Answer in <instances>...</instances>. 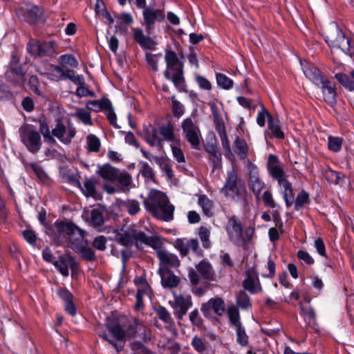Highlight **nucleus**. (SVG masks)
Wrapping results in <instances>:
<instances>
[{
    "label": "nucleus",
    "instance_id": "7ed1b4c3",
    "mask_svg": "<svg viewBox=\"0 0 354 354\" xmlns=\"http://www.w3.org/2000/svg\"><path fill=\"white\" fill-rule=\"evenodd\" d=\"M165 62L167 69L164 72L165 77L172 81L177 88L183 90L185 86L183 64L179 60L176 53L171 50L167 51Z\"/></svg>",
    "mask_w": 354,
    "mask_h": 354
},
{
    "label": "nucleus",
    "instance_id": "dca6fc26",
    "mask_svg": "<svg viewBox=\"0 0 354 354\" xmlns=\"http://www.w3.org/2000/svg\"><path fill=\"white\" fill-rule=\"evenodd\" d=\"M226 231L232 242L238 243L242 240V227L235 218L232 217L228 220Z\"/></svg>",
    "mask_w": 354,
    "mask_h": 354
},
{
    "label": "nucleus",
    "instance_id": "cd10ccee",
    "mask_svg": "<svg viewBox=\"0 0 354 354\" xmlns=\"http://www.w3.org/2000/svg\"><path fill=\"white\" fill-rule=\"evenodd\" d=\"M196 270L205 279L213 281L215 273L211 263L207 260H203L196 266Z\"/></svg>",
    "mask_w": 354,
    "mask_h": 354
},
{
    "label": "nucleus",
    "instance_id": "c03bdc74",
    "mask_svg": "<svg viewBox=\"0 0 354 354\" xmlns=\"http://www.w3.org/2000/svg\"><path fill=\"white\" fill-rule=\"evenodd\" d=\"M216 80L218 86L223 89L228 90L233 86V81L227 75L223 73H216Z\"/></svg>",
    "mask_w": 354,
    "mask_h": 354
},
{
    "label": "nucleus",
    "instance_id": "5701e85b",
    "mask_svg": "<svg viewBox=\"0 0 354 354\" xmlns=\"http://www.w3.org/2000/svg\"><path fill=\"white\" fill-rule=\"evenodd\" d=\"M133 38L135 41L143 48L154 49L156 44L149 37L145 35L143 31L140 28H133Z\"/></svg>",
    "mask_w": 354,
    "mask_h": 354
},
{
    "label": "nucleus",
    "instance_id": "8fccbe9b",
    "mask_svg": "<svg viewBox=\"0 0 354 354\" xmlns=\"http://www.w3.org/2000/svg\"><path fill=\"white\" fill-rule=\"evenodd\" d=\"M157 314L160 319L165 322L167 328H171L174 325V320L169 313L165 308L160 307L157 310Z\"/></svg>",
    "mask_w": 354,
    "mask_h": 354
},
{
    "label": "nucleus",
    "instance_id": "9b49d317",
    "mask_svg": "<svg viewBox=\"0 0 354 354\" xmlns=\"http://www.w3.org/2000/svg\"><path fill=\"white\" fill-rule=\"evenodd\" d=\"M71 248L76 252L80 253L84 259L87 261L95 260L93 250L86 246L83 231L79 233V236L75 237V240H72V238H71Z\"/></svg>",
    "mask_w": 354,
    "mask_h": 354
},
{
    "label": "nucleus",
    "instance_id": "6ab92c4d",
    "mask_svg": "<svg viewBox=\"0 0 354 354\" xmlns=\"http://www.w3.org/2000/svg\"><path fill=\"white\" fill-rule=\"evenodd\" d=\"M157 256L160 262V267L177 268L180 266V260L176 254H171L165 250L157 251Z\"/></svg>",
    "mask_w": 354,
    "mask_h": 354
},
{
    "label": "nucleus",
    "instance_id": "37998d69",
    "mask_svg": "<svg viewBox=\"0 0 354 354\" xmlns=\"http://www.w3.org/2000/svg\"><path fill=\"white\" fill-rule=\"evenodd\" d=\"M89 223L94 226H101L104 223V217L100 210L92 209L89 213Z\"/></svg>",
    "mask_w": 354,
    "mask_h": 354
},
{
    "label": "nucleus",
    "instance_id": "a878e982",
    "mask_svg": "<svg viewBox=\"0 0 354 354\" xmlns=\"http://www.w3.org/2000/svg\"><path fill=\"white\" fill-rule=\"evenodd\" d=\"M206 151L209 154V160L214 169L221 168L222 166V155L214 144H207Z\"/></svg>",
    "mask_w": 354,
    "mask_h": 354
},
{
    "label": "nucleus",
    "instance_id": "1a4fd4ad",
    "mask_svg": "<svg viewBox=\"0 0 354 354\" xmlns=\"http://www.w3.org/2000/svg\"><path fill=\"white\" fill-rule=\"evenodd\" d=\"M174 300L171 303L174 313L178 319H181L192 306V297L189 295H178L176 293L174 294Z\"/></svg>",
    "mask_w": 354,
    "mask_h": 354
},
{
    "label": "nucleus",
    "instance_id": "4be33fe9",
    "mask_svg": "<svg viewBox=\"0 0 354 354\" xmlns=\"http://www.w3.org/2000/svg\"><path fill=\"white\" fill-rule=\"evenodd\" d=\"M53 265L65 277L68 276L69 268H73L75 266V259L70 256H60L57 261L53 262Z\"/></svg>",
    "mask_w": 354,
    "mask_h": 354
},
{
    "label": "nucleus",
    "instance_id": "58836bf2",
    "mask_svg": "<svg viewBox=\"0 0 354 354\" xmlns=\"http://www.w3.org/2000/svg\"><path fill=\"white\" fill-rule=\"evenodd\" d=\"M268 129L273 136L279 139L284 138V133L281 129L280 122L279 120L270 118L268 121Z\"/></svg>",
    "mask_w": 354,
    "mask_h": 354
},
{
    "label": "nucleus",
    "instance_id": "a18cd8bd",
    "mask_svg": "<svg viewBox=\"0 0 354 354\" xmlns=\"http://www.w3.org/2000/svg\"><path fill=\"white\" fill-rule=\"evenodd\" d=\"M86 145L88 151L92 152H98L101 146L100 139L93 134H90L86 137Z\"/></svg>",
    "mask_w": 354,
    "mask_h": 354
},
{
    "label": "nucleus",
    "instance_id": "4c0bfd02",
    "mask_svg": "<svg viewBox=\"0 0 354 354\" xmlns=\"http://www.w3.org/2000/svg\"><path fill=\"white\" fill-rule=\"evenodd\" d=\"M326 178L330 183L339 186H343L345 180L344 174L331 169L326 171Z\"/></svg>",
    "mask_w": 354,
    "mask_h": 354
},
{
    "label": "nucleus",
    "instance_id": "2f4dec72",
    "mask_svg": "<svg viewBox=\"0 0 354 354\" xmlns=\"http://www.w3.org/2000/svg\"><path fill=\"white\" fill-rule=\"evenodd\" d=\"M118 171L109 165H104L99 167L97 173L106 180L115 181L117 179Z\"/></svg>",
    "mask_w": 354,
    "mask_h": 354
},
{
    "label": "nucleus",
    "instance_id": "864d4df0",
    "mask_svg": "<svg viewBox=\"0 0 354 354\" xmlns=\"http://www.w3.org/2000/svg\"><path fill=\"white\" fill-rule=\"evenodd\" d=\"M109 330L117 340H122L127 337L124 326L122 327L120 325L116 324L109 326Z\"/></svg>",
    "mask_w": 354,
    "mask_h": 354
},
{
    "label": "nucleus",
    "instance_id": "412c9836",
    "mask_svg": "<svg viewBox=\"0 0 354 354\" xmlns=\"http://www.w3.org/2000/svg\"><path fill=\"white\" fill-rule=\"evenodd\" d=\"M302 70L306 77L312 81L315 84H317L324 77L321 75L320 71L315 66L311 65L306 61H301Z\"/></svg>",
    "mask_w": 354,
    "mask_h": 354
},
{
    "label": "nucleus",
    "instance_id": "473e14b6",
    "mask_svg": "<svg viewBox=\"0 0 354 354\" xmlns=\"http://www.w3.org/2000/svg\"><path fill=\"white\" fill-rule=\"evenodd\" d=\"M82 189L86 197H92L95 200L100 198V195L95 189V182L93 179H86Z\"/></svg>",
    "mask_w": 354,
    "mask_h": 354
},
{
    "label": "nucleus",
    "instance_id": "e433bc0d",
    "mask_svg": "<svg viewBox=\"0 0 354 354\" xmlns=\"http://www.w3.org/2000/svg\"><path fill=\"white\" fill-rule=\"evenodd\" d=\"M136 294V308L140 310L143 306L142 297L144 295H149L151 293V288L148 283H144L143 285L138 286Z\"/></svg>",
    "mask_w": 354,
    "mask_h": 354
},
{
    "label": "nucleus",
    "instance_id": "603ef678",
    "mask_svg": "<svg viewBox=\"0 0 354 354\" xmlns=\"http://www.w3.org/2000/svg\"><path fill=\"white\" fill-rule=\"evenodd\" d=\"M309 203V194L304 190H301L298 194L295 201V207L299 210L306 204Z\"/></svg>",
    "mask_w": 354,
    "mask_h": 354
},
{
    "label": "nucleus",
    "instance_id": "79ce46f5",
    "mask_svg": "<svg viewBox=\"0 0 354 354\" xmlns=\"http://www.w3.org/2000/svg\"><path fill=\"white\" fill-rule=\"evenodd\" d=\"M227 314L230 324L236 328L241 326L240 321V315L238 308L234 306H230L227 309Z\"/></svg>",
    "mask_w": 354,
    "mask_h": 354
},
{
    "label": "nucleus",
    "instance_id": "393cba45",
    "mask_svg": "<svg viewBox=\"0 0 354 354\" xmlns=\"http://www.w3.org/2000/svg\"><path fill=\"white\" fill-rule=\"evenodd\" d=\"M218 133L220 136L222 147L223 149L224 156L227 159H228L231 162H234L235 160V157L234 153L232 151L230 147V140L227 138L226 131L225 130V127H219L217 129Z\"/></svg>",
    "mask_w": 354,
    "mask_h": 354
},
{
    "label": "nucleus",
    "instance_id": "f704fd0d",
    "mask_svg": "<svg viewBox=\"0 0 354 354\" xmlns=\"http://www.w3.org/2000/svg\"><path fill=\"white\" fill-rule=\"evenodd\" d=\"M198 204L201 207L204 214L207 216H211L213 215L214 204L206 195H201L198 197Z\"/></svg>",
    "mask_w": 354,
    "mask_h": 354
},
{
    "label": "nucleus",
    "instance_id": "4468645a",
    "mask_svg": "<svg viewBox=\"0 0 354 354\" xmlns=\"http://www.w3.org/2000/svg\"><path fill=\"white\" fill-rule=\"evenodd\" d=\"M237 179V174L234 169L228 171L227 179L221 189V193L225 197L234 198L238 193Z\"/></svg>",
    "mask_w": 354,
    "mask_h": 354
},
{
    "label": "nucleus",
    "instance_id": "13d9d810",
    "mask_svg": "<svg viewBox=\"0 0 354 354\" xmlns=\"http://www.w3.org/2000/svg\"><path fill=\"white\" fill-rule=\"evenodd\" d=\"M237 305L243 309H247L251 307L250 298L248 295L243 291L239 292L236 298Z\"/></svg>",
    "mask_w": 354,
    "mask_h": 354
},
{
    "label": "nucleus",
    "instance_id": "ea45409f",
    "mask_svg": "<svg viewBox=\"0 0 354 354\" xmlns=\"http://www.w3.org/2000/svg\"><path fill=\"white\" fill-rule=\"evenodd\" d=\"M6 77L15 84H22L24 83V73L20 68H13L6 73Z\"/></svg>",
    "mask_w": 354,
    "mask_h": 354
},
{
    "label": "nucleus",
    "instance_id": "774afa93",
    "mask_svg": "<svg viewBox=\"0 0 354 354\" xmlns=\"http://www.w3.org/2000/svg\"><path fill=\"white\" fill-rule=\"evenodd\" d=\"M28 85L30 86V89L35 94L38 95H42V91L40 89L41 85L38 81V78L36 76L32 75L30 77Z\"/></svg>",
    "mask_w": 354,
    "mask_h": 354
},
{
    "label": "nucleus",
    "instance_id": "aec40b11",
    "mask_svg": "<svg viewBox=\"0 0 354 354\" xmlns=\"http://www.w3.org/2000/svg\"><path fill=\"white\" fill-rule=\"evenodd\" d=\"M244 288L252 294L261 292L262 288L259 282L257 274L247 272V276L243 282Z\"/></svg>",
    "mask_w": 354,
    "mask_h": 354
},
{
    "label": "nucleus",
    "instance_id": "20e7f679",
    "mask_svg": "<svg viewBox=\"0 0 354 354\" xmlns=\"http://www.w3.org/2000/svg\"><path fill=\"white\" fill-rule=\"evenodd\" d=\"M82 232V230L76 226L64 221H56L47 229V234L57 242H60L64 239H68L71 241L72 238V240H75Z\"/></svg>",
    "mask_w": 354,
    "mask_h": 354
},
{
    "label": "nucleus",
    "instance_id": "72a5a7b5",
    "mask_svg": "<svg viewBox=\"0 0 354 354\" xmlns=\"http://www.w3.org/2000/svg\"><path fill=\"white\" fill-rule=\"evenodd\" d=\"M110 103L111 102L108 99L103 98L99 100L88 101L86 106L88 110L95 112L104 111L106 109L109 108Z\"/></svg>",
    "mask_w": 354,
    "mask_h": 354
},
{
    "label": "nucleus",
    "instance_id": "0e129e2a",
    "mask_svg": "<svg viewBox=\"0 0 354 354\" xmlns=\"http://www.w3.org/2000/svg\"><path fill=\"white\" fill-rule=\"evenodd\" d=\"M54 52V43L53 41H45L41 43L40 57L51 55Z\"/></svg>",
    "mask_w": 354,
    "mask_h": 354
},
{
    "label": "nucleus",
    "instance_id": "ddd939ff",
    "mask_svg": "<svg viewBox=\"0 0 354 354\" xmlns=\"http://www.w3.org/2000/svg\"><path fill=\"white\" fill-rule=\"evenodd\" d=\"M140 233L142 232H138L134 227H129L124 232L118 234L115 239L123 245L130 246L135 243L139 248L140 241L138 236Z\"/></svg>",
    "mask_w": 354,
    "mask_h": 354
},
{
    "label": "nucleus",
    "instance_id": "f8f14e48",
    "mask_svg": "<svg viewBox=\"0 0 354 354\" xmlns=\"http://www.w3.org/2000/svg\"><path fill=\"white\" fill-rule=\"evenodd\" d=\"M143 24L146 26L147 31L149 33L154 28L156 22H160L164 19V12L160 9L147 8L143 10Z\"/></svg>",
    "mask_w": 354,
    "mask_h": 354
},
{
    "label": "nucleus",
    "instance_id": "f03ea898",
    "mask_svg": "<svg viewBox=\"0 0 354 354\" xmlns=\"http://www.w3.org/2000/svg\"><path fill=\"white\" fill-rule=\"evenodd\" d=\"M324 37L330 46L339 48L350 56L354 54V44L335 23L329 25L324 33Z\"/></svg>",
    "mask_w": 354,
    "mask_h": 354
},
{
    "label": "nucleus",
    "instance_id": "e2e57ef3",
    "mask_svg": "<svg viewBox=\"0 0 354 354\" xmlns=\"http://www.w3.org/2000/svg\"><path fill=\"white\" fill-rule=\"evenodd\" d=\"M237 342L241 346H247L248 344V336L242 326L236 328Z\"/></svg>",
    "mask_w": 354,
    "mask_h": 354
},
{
    "label": "nucleus",
    "instance_id": "6e6d98bb",
    "mask_svg": "<svg viewBox=\"0 0 354 354\" xmlns=\"http://www.w3.org/2000/svg\"><path fill=\"white\" fill-rule=\"evenodd\" d=\"M335 78L345 88L350 91H354V82L350 77L344 73H337L335 75Z\"/></svg>",
    "mask_w": 354,
    "mask_h": 354
},
{
    "label": "nucleus",
    "instance_id": "7c9ffc66",
    "mask_svg": "<svg viewBox=\"0 0 354 354\" xmlns=\"http://www.w3.org/2000/svg\"><path fill=\"white\" fill-rule=\"evenodd\" d=\"M43 75L52 81L59 82L64 80V71L60 66L50 65Z\"/></svg>",
    "mask_w": 354,
    "mask_h": 354
},
{
    "label": "nucleus",
    "instance_id": "de8ad7c7",
    "mask_svg": "<svg viewBox=\"0 0 354 354\" xmlns=\"http://www.w3.org/2000/svg\"><path fill=\"white\" fill-rule=\"evenodd\" d=\"M158 133L159 131L156 129H152L147 136L146 140L151 146L161 147L163 140L158 136Z\"/></svg>",
    "mask_w": 354,
    "mask_h": 354
},
{
    "label": "nucleus",
    "instance_id": "9d476101",
    "mask_svg": "<svg viewBox=\"0 0 354 354\" xmlns=\"http://www.w3.org/2000/svg\"><path fill=\"white\" fill-rule=\"evenodd\" d=\"M201 310L207 317H212V312L218 316H222L226 311L225 301L221 297L212 298L206 303L202 304Z\"/></svg>",
    "mask_w": 354,
    "mask_h": 354
},
{
    "label": "nucleus",
    "instance_id": "c85d7f7f",
    "mask_svg": "<svg viewBox=\"0 0 354 354\" xmlns=\"http://www.w3.org/2000/svg\"><path fill=\"white\" fill-rule=\"evenodd\" d=\"M22 9L25 12L24 17L26 20L30 24L36 22L42 14V10L38 6L29 3L25 4Z\"/></svg>",
    "mask_w": 354,
    "mask_h": 354
},
{
    "label": "nucleus",
    "instance_id": "a211bd4d",
    "mask_svg": "<svg viewBox=\"0 0 354 354\" xmlns=\"http://www.w3.org/2000/svg\"><path fill=\"white\" fill-rule=\"evenodd\" d=\"M323 93L324 100L330 104L335 102L336 91L332 82L324 77L317 84Z\"/></svg>",
    "mask_w": 354,
    "mask_h": 354
},
{
    "label": "nucleus",
    "instance_id": "0eeeda50",
    "mask_svg": "<svg viewBox=\"0 0 354 354\" xmlns=\"http://www.w3.org/2000/svg\"><path fill=\"white\" fill-rule=\"evenodd\" d=\"M181 127L185 138L193 148L198 149L201 137L198 125L190 118H187L183 120Z\"/></svg>",
    "mask_w": 354,
    "mask_h": 354
},
{
    "label": "nucleus",
    "instance_id": "c756f323",
    "mask_svg": "<svg viewBox=\"0 0 354 354\" xmlns=\"http://www.w3.org/2000/svg\"><path fill=\"white\" fill-rule=\"evenodd\" d=\"M159 133L164 138V140L171 143H180V140L175 136L174 126L170 122L160 127Z\"/></svg>",
    "mask_w": 354,
    "mask_h": 354
},
{
    "label": "nucleus",
    "instance_id": "2eb2a0df",
    "mask_svg": "<svg viewBox=\"0 0 354 354\" xmlns=\"http://www.w3.org/2000/svg\"><path fill=\"white\" fill-rule=\"evenodd\" d=\"M127 337L146 336L148 328L138 319L132 318L128 321V324L124 326Z\"/></svg>",
    "mask_w": 354,
    "mask_h": 354
},
{
    "label": "nucleus",
    "instance_id": "338daca9",
    "mask_svg": "<svg viewBox=\"0 0 354 354\" xmlns=\"http://www.w3.org/2000/svg\"><path fill=\"white\" fill-rule=\"evenodd\" d=\"M191 344L194 348L200 353H203L207 349L205 342L202 340L201 338L196 335L192 338Z\"/></svg>",
    "mask_w": 354,
    "mask_h": 354
},
{
    "label": "nucleus",
    "instance_id": "39448f33",
    "mask_svg": "<svg viewBox=\"0 0 354 354\" xmlns=\"http://www.w3.org/2000/svg\"><path fill=\"white\" fill-rule=\"evenodd\" d=\"M20 138L28 150L37 153L41 147V138L39 131L32 124H25L19 129Z\"/></svg>",
    "mask_w": 354,
    "mask_h": 354
},
{
    "label": "nucleus",
    "instance_id": "69168bd1",
    "mask_svg": "<svg viewBox=\"0 0 354 354\" xmlns=\"http://www.w3.org/2000/svg\"><path fill=\"white\" fill-rule=\"evenodd\" d=\"M176 145H177V144L176 143L171 144V149L172 151L173 156L178 162H179V163L184 162L185 161L184 153H183V151L181 150V149L180 148V147Z\"/></svg>",
    "mask_w": 354,
    "mask_h": 354
},
{
    "label": "nucleus",
    "instance_id": "f3484780",
    "mask_svg": "<svg viewBox=\"0 0 354 354\" xmlns=\"http://www.w3.org/2000/svg\"><path fill=\"white\" fill-rule=\"evenodd\" d=\"M158 273L161 278V283L164 288H175L179 282L180 278L175 275L170 270L167 268L160 267Z\"/></svg>",
    "mask_w": 354,
    "mask_h": 354
},
{
    "label": "nucleus",
    "instance_id": "09e8293b",
    "mask_svg": "<svg viewBox=\"0 0 354 354\" xmlns=\"http://www.w3.org/2000/svg\"><path fill=\"white\" fill-rule=\"evenodd\" d=\"M146 59L149 67L153 71H157L158 64L162 61V54L146 53Z\"/></svg>",
    "mask_w": 354,
    "mask_h": 354
},
{
    "label": "nucleus",
    "instance_id": "bb28decb",
    "mask_svg": "<svg viewBox=\"0 0 354 354\" xmlns=\"http://www.w3.org/2000/svg\"><path fill=\"white\" fill-rule=\"evenodd\" d=\"M138 238L140 239V247L142 245H147L157 251L161 250L163 245V239L158 236H147L144 232L140 234Z\"/></svg>",
    "mask_w": 354,
    "mask_h": 354
},
{
    "label": "nucleus",
    "instance_id": "5fc2aeb1",
    "mask_svg": "<svg viewBox=\"0 0 354 354\" xmlns=\"http://www.w3.org/2000/svg\"><path fill=\"white\" fill-rule=\"evenodd\" d=\"M123 206L127 209L131 215L138 214L140 210V204L138 201L133 199H128L123 202Z\"/></svg>",
    "mask_w": 354,
    "mask_h": 354
},
{
    "label": "nucleus",
    "instance_id": "680f3d73",
    "mask_svg": "<svg viewBox=\"0 0 354 354\" xmlns=\"http://www.w3.org/2000/svg\"><path fill=\"white\" fill-rule=\"evenodd\" d=\"M270 118H272L269 112L261 106V111H259L257 117V122L259 126L263 127L266 124V119L269 121Z\"/></svg>",
    "mask_w": 354,
    "mask_h": 354
},
{
    "label": "nucleus",
    "instance_id": "bf43d9fd",
    "mask_svg": "<svg viewBox=\"0 0 354 354\" xmlns=\"http://www.w3.org/2000/svg\"><path fill=\"white\" fill-rule=\"evenodd\" d=\"M69 79L73 82L78 85H83L84 79L82 75H75L74 71L67 70L64 71V80Z\"/></svg>",
    "mask_w": 354,
    "mask_h": 354
},
{
    "label": "nucleus",
    "instance_id": "423d86ee",
    "mask_svg": "<svg viewBox=\"0 0 354 354\" xmlns=\"http://www.w3.org/2000/svg\"><path fill=\"white\" fill-rule=\"evenodd\" d=\"M267 169L269 175L276 180L283 190L292 188V184L287 178V175L284 171L283 167L280 165L279 158L274 155L270 154L267 162Z\"/></svg>",
    "mask_w": 354,
    "mask_h": 354
},
{
    "label": "nucleus",
    "instance_id": "3c124183",
    "mask_svg": "<svg viewBox=\"0 0 354 354\" xmlns=\"http://www.w3.org/2000/svg\"><path fill=\"white\" fill-rule=\"evenodd\" d=\"M210 231L205 227H201L198 231V236L202 242L203 248L208 249L211 247L209 239Z\"/></svg>",
    "mask_w": 354,
    "mask_h": 354
},
{
    "label": "nucleus",
    "instance_id": "a19ab883",
    "mask_svg": "<svg viewBox=\"0 0 354 354\" xmlns=\"http://www.w3.org/2000/svg\"><path fill=\"white\" fill-rule=\"evenodd\" d=\"M73 115L85 125H93L91 113L87 110L82 108L77 109Z\"/></svg>",
    "mask_w": 354,
    "mask_h": 354
},
{
    "label": "nucleus",
    "instance_id": "f257e3e1",
    "mask_svg": "<svg viewBox=\"0 0 354 354\" xmlns=\"http://www.w3.org/2000/svg\"><path fill=\"white\" fill-rule=\"evenodd\" d=\"M143 203L147 210L158 219L164 221H170L173 219L174 206L169 203L164 192L151 189Z\"/></svg>",
    "mask_w": 354,
    "mask_h": 354
},
{
    "label": "nucleus",
    "instance_id": "052dcab7",
    "mask_svg": "<svg viewBox=\"0 0 354 354\" xmlns=\"http://www.w3.org/2000/svg\"><path fill=\"white\" fill-rule=\"evenodd\" d=\"M59 62L62 65L69 66L71 67H77L78 66V62L75 57L71 54L63 55L59 57Z\"/></svg>",
    "mask_w": 354,
    "mask_h": 354
},
{
    "label": "nucleus",
    "instance_id": "6e6552de",
    "mask_svg": "<svg viewBox=\"0 0 354 354\" xmlns=\"http://www.w3.org/2000/svg\"><path fill=\"white\" fill-rule=\"evenodd\" d=\"M53 138L56 137L61 142L69 144L75 136L76 130L75 127L68 124L67 126L59 121L52 130Z\"/></svg>",
    "mask_w": 354,
    "mask_h": 354
},
{
    "label": "nucleus",
    "instance_id": "c9c22d12",
    "mask_svg": "<svg viewBox=\"0 0 354 354\" xmlns=\"http://www.w3.org/2000/svg\"><path fill=\"white\" fill-rule=\"evenodd\" d=\"M39 132L42 134L46 142L49 145H55L56 143V140L53 138L52 131H50L45 119L39 120Z\"/></svg>",
    "mask_w": 354,
    "mask_h": 354
},
{
    "label": "nucleus",
    "instance_id": "4d7b16f0",
    "mask_svg": "<svg viewBox=\"0 0 354 354\" xmlns=\"http://www.w3.org/2000/svg\"><path fill=\"white\" fill-rule=\"evenodd\" d=\"M328 140V145L330 151H333L334 152H337L340 151L343 142L342 138L339 137L329 136Z\"/></svg>",
    "mask_w": 354,
    "mask_h": 354
},
{
    "label": "nucleus",
    "instance_id": "49530a36",
    "mask_svg": "<svg viewBox=\"0 0 354 354\" xmlns=\"http://www.w3.org/2000/svg\"><path fill=\"white\" fill-rule=\"evenodd\" d=\"M264 183L256 176H252L250 178V187L252 192L257 197H259L261 191L264 188Z\"/></svg>",
    "mask_w": 354,
    "mask_h": 354
},
{
    "label": "nucleus",
    "instance_id": "b1692460",
    "mask_svg": "<svg viewBox=\"0 0 354 354\" xmlns=\"http://www.w3.org/2000/svg\"><path fill=\"white\" fill-rule=\"evenodd\" d=\"M232 149L240 160H245L248 158L249 146L244 139L237 136L233 142Z\"/></svg>",
    "mask_w": 354,
    "mask_h": 354
}]
</instances>
